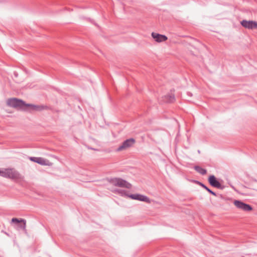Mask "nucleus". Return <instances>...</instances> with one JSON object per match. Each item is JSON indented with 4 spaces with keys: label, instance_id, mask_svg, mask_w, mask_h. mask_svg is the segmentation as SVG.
<instances>
[{
    "label": "nucleus",
    "instance_id": "obj_1",
    "mask_svg": "<svg viewBox=\"0 0 257 257\" xmlns=\"http://www.w3.org/2000/svg\"><path fill=\"white\" fill-rule=\"evenodd\" d=\"M1 176L17 181L23 179L20 173L14 168H2Z\"/></svg>",
    "mask_w": 257,
    "mask_h": 257
},
{
    "label": "nucleus",
    "instance_id": "obj_2",
    "mask_svg": "<svg viewBox=\"0 0 257 257\" xmlns=\"http://www.w3.org/2000/svg\"><path fill=\"white\" fill-rule=\"evenodd\" d=\"M121 193L122 196L124 195V196H127V197H128L132 199H133V200H139L140 201L145 202L147 203H151V201L149 197H148L146 196L142 195V194H127L125 192L124 193L121 192Z\"/></svg>",
    "mask_w": 257,
    "mask_h": 257
},
{
    "label": "nucleus",
    "instance_id": "obj_3",
    "mask_svg": "<svg viewBox=\"0 0 257 257\" xmlns=\"http://www.w3.org/2000/svg\"><path fill=\"white\" fill-rule=\"evenodd\" d=\"M7 104L11 107L19 108L23 109H24L25 106V103L24 101L16 98H11L8 99L7 101Z\"/></svg>",
    "mask_w": 257,
    "mask_h": 257
},
{
    "label": "nucleus",
    "instance_id": "obj_4",
    "mask_svg": "<svg viewBox=\"0 0 257 257\" xmlns=\"http://www.w3.org/2000/svg\"><path fill=\"white\" fill-rule=\"evenodd\" d=\"M135 143V140L134 139H130L124 141L116 150V152H122L126 150L133 147Z\"/></svg>",
    "mask_w": 257,
    "mask_h": 257
},
{
    "label": "nucleus",
    "instance_id": "obj_5",
    "mask_svg": "<svg viewBox=\"0 0 257 257\" xmlns=\"http://www.w3.org/2000/svg\"><path fill=\"white\" fill-rule=\"evenodd\" d=\"M112 184L115 186L123 187L126 188H130L131 184L126 181L120 178H114L111 180Z\"/></svg>",
    "mask_w": 257,
    "mask_h": 257
},
{
    "label": "nucleus",
    "instance_id": "obj_6",
    "mask_svg": "<svg viewBox=\"0 0 257 257\" xmlns=\"http://www.w3.org/2000/svg\"><path fill=\"white\" fill-rule=\"evenodd\" d=\"M29 159L30 161L38 163L42 166H50L52 165V163L48 160L42 157H29Z\"/></svg>",
    "mask_w": 257,
    "mask_h": 257
},
{
    "label": "nucleus",
    "instance_id": "obj_7",
    "mask_svg": "<svg viewBox=\"0 0 257 257\" xmlns=\"http://www.w3.org/2000/svg\"><path fill=\"white\" fill-rule=\"evenodd\" d=\"M47 108V107L44 105L25 103L24 109L32 111H41Z\"/></svg>",
    "mask_w": 257,
    "mask_h": 257
},
{
    "label": "nucleus",
    "instance_id": "obj_8",
    "mask_svg": "<svg viewBox=\"0 0 257 257\" xmlns=\"http://www.w3.org/2000/svg\"><path fill=\"white\" fill-rule=\"evenodd\" d=\"M233 204L238 209L244 211H250L252 210V208L251 206L240 201L234 200Z\"/></svg>",
    "mask_w": 257,
    "mask_h": 257
},
{
    "label": "nucleus",
    "instance_id": "obj_9",
    "mask_svg": "<svg viewBox=\"0 0 257 257\" xmlns=\"http://www.w3.org/2000/svg\"><path fill=\"white\" fill-rule=\"evenodd\" d=\"M241 25L245 28L248 29H257V22L253 21L242 20Z\"/></svg>",
    "mask_w": 257,
    "mask_h": 257
},
{
    "label": "nucleus",
    "instance_id": "obj_10",
    "mask_svg": "<svg viewBox=\"0 0 257 257\" xmlns=\"http://www.w3.org/2000/svg\"><path fill=\"white\" fill-rule=\"evenodd\" d=\"M151 36L154 41L157 43H162L167 40L168 38L166 36L160 34L155 32H152Z\"/></svg>",
    "mask_w": 257,
    "mask_h": 257
},
{
    "label": "nucleus",
    "instance_id": "obj_11",
    "mask_svg": "<svg viewBox=\"0 0 257 257\" xmlns=\"http://www.w3.org/2000/svg\"><path fill=\"white\" fill-rule=\"evenodd\" d=\"M208 182H209L210 184L213 187L218 188L221 187V184L217 180L215 177L213 175H211L209 176L208 178Z\"/></svg>",
    "mask_w": 257,
    "mask_h": 257
},
{
    "label": "nucleus",
    "instance_id": "obj_12",
    "mask_svg": "<svg viewBox=\"0 0 257 257\" xmlns=\"http://www.w3.org/2000/svg\"><path fill=\"white\" fill-rule=\"evenodd\" d=\"M195 170L199 173L202 175H205L206 173V170L199 166L195 167Z\"/></svg>",
    "mask_w": 257,
    "mask_h": 257
},
{
    "label": "nucleus",
    "instance_id": "obj_13",
    "mask_svg": "<svg viewBox=\"0 0 257 257\" xmlns=\"http://www.w3.org/2000/svg\"><path fill=\"white\" fill-rule=\"evenodd\" d=\"M12 221L13 222H17V223H18V222H24V228H25V226H26V221L23 219H21L20 220H19L17 218H14L12 219Z\"/></svg>",
    "mask_w": 257,
    "mask_h": 257
},
{
    "label": "nucleus",
    "instance_id": "obj_14",
    "mask_svg": "<svg viewBox=\"0 0 257 257\" xmlns=\"http://www.w3.org/2000/svg\"><path fill=\"white\" fill-rule=\"evenodd\" d=\"M201 186L202 187H203L205 189H206V190H207V191H208L210 193H211V194H212L214 196H216V194L214 192H213L211 190H210L209 188H208L207 187H206L205 186H204L203 184H201Z\"/></svg>",
    "mask_w": 257,
    "mask_h": 257
}]
</instances>
